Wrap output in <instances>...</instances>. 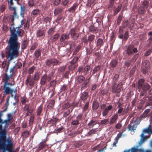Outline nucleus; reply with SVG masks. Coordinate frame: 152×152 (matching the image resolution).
<instances>
[{
  "label": "nucleus",
  "mask_w": 152,
  "mask_h": 152,
  "mask_svg": "<svg viewBox=\"0 0 152 152\" xmlns=\"http://www.w3.org/2000/svg\"><path fill=\"white\" fill-rule=\"evenodd\" d=\"M10 31L11 35L9 42V48L6 51V56L10 61L18 56L20 45L17 41V35H21L23 33V30L21 29L16 31L15 30L14 31L11 28Z\"/></svg>",
  "instance_id": "nucleus-1"
},
{
  "label": "nucleus",
  "mask_w": 152,
  "mask_h": 152,
  "mask_svg": "<svg viewBox=\"0 0 152 152\" xmlns=\"http://www.w3.org/2000/svg\"><path fill=\"white\" fill-rule=\"evenodd\" d=\"M2 112H0V149L2 148L10 151L12 148V140L8 139L6 140L5 136L6 131L4 129L2 130V125L4 124V122L1 117L2 115Z\"/></svg>",
  "instance_id": "nucleus-2"
},
{
  "label": "nucleus",
  "mask_w": 152,
  "mask_h": 152,
  "mask_svg": "<svg viewBox=\"0 0 152 152\" xmlns=\"http://www.w3.org/2000/svg\"><path fill=\"white\" fill-rule=\"evenodd\" d=\"M9 84L7 82H6L4 84V94L6 95L11 94L12 97H13V96L15 94L16 91L7 87V86Z\"/></svg>",
  "instance_id": "nucleus-3"
},
{
  "label": "nucleus",
  "mask_w": 152,
  "mask_h": 152,
  "mask_svg": "<svg viewBox=\"0 0 152 152\" xmlns=\"http://www.w3.org/2000/svg\"><path fill=\"white\" fill-rule=\"evenodd\" d=\"M144 133L152 134V129L150 127H149L148 128L145 129L143 130V132L141 135V137L142 138L140 142V143H143L144 142V140L143 139L144 136Z\"/></svg>",
  "instance_id": "nucleus-4"
},
{
  "label": "nucleus",
  "mask_w": 152,
  "mask_h": 152,
  "mask_svg": "<svg viewBox=\"0 0 152 152\" xmlns=\"http://www.w3.org/2000/svg\"><path fill=\"white\" fill-rule=\"evenodd\" d=\"M105 106L106 105L104 104H102L101 106V108L102 109H104L105 108L102 113L103 115L104 116L106 115L107 114L108 111L110 110L112 108V107L111 105H109L107 107H106Z\"/></svg>",
  "instance_id": "nucleus-5"
},
{
  "label": "nucleus",
  "mask_w": 152,
  "mask_h": 152,
  "mask_svg": "<svg viewBox=\"0 0 152 152\" xmlns=\"http://www.w3.org/2000/svg\"><path fill=\"white\" fill-rule=\"evenodd\" d=\"M137 126L136 123L132 122L129 126L128 129L129 130L132 131L135 129Z\"/></svg>",
  "instance_id": "nucleus-6"
},
{
  "label": "nucleus",
  "mask_w": 152,
  "mask_h": 152,
  "mask_svg": "<svg viewBox=\"0 0 152 152\" xmlns=\"http://www.w3.org/2000/svg\"><path fill=\"white\" fill-rule=\"evenodd\" d=\"M9 9L10 10H13L14 11L13 15L12 18V21H13L14 19L15 18H17L16 14V9L15 7L10 6Z\"/></svg>",
  "instance_id": "nucleus-7"
},
{
  "label": "nucleus",
  "mask_w": 152,
  "mask_h": 152,
  "mask_svg": "<svg viewBox=\"0 0 152 152\" xmlns=\"http://www.w3.org/2000/svg\"><path fill=\"white\" fill-rule=\"evenodd\" d=\"M71 34L72 37L74 39H76L78 36V34L76 33L74 29L72 31Z\"/></svg>",
  "instance_id": "nucleus-8"
},
{
  "label": "nucleus",
  "mask_w": 152,
  "mask_h": 152,
  "mask_svg": "<svg viewBox=\"0 0 152 152\" xmlns=\"http://www.w3.org/2000/svg\"><path fill=\"white\" fill-rule=\"evenodd\" d=\"M137 51V49L136 48H134L132 50L130 48H129L128 49L127 53L129 54L133 53H136Z\"/></svg>",
  "instance_id": "nucleus-9"
},
{
  "label": "nucleus",
  "mask_w": 152,
  "mask_h": 152,
  "mask_svg": "<svg viewBox=\"0 0 152 152\" xmlns=\"http://www.w3.org/2000/svg\"><path fill=\"white\" fill-rule=\"evenodd\" d=\"M7 120L6 121H5L4 122L6 124H7L8 123L9 121L11 120L12 118V115L11 114H8L7 115Z\"/></svg>",
  "instance_id": "nucleus-10"
},
{
  "label": "nucleus",
  "mask_w": 152,
  "mask_h": 152,
  "mask_svg": "<svg viewBox=\"0 0 152 152\" xmlns=\"http://www.w3.org/2000/svg\"><path fill=\"white\" fill-rule=\"evenodd\" d=\"M122 86V83H120L117 86L115 91L117 93H119L121 91Z\"/></svg>",
  "instance_id": "nucleus-11"
},
{
  "label": "nucleus",
  "mask_w": 152,
  "mask_h": 152,
  "mask_svg": "<svg viewBox=\"0 0 152 152\" xmlns=\"http://www.w3.org/2000/svg\"><path fill=\"white\" fill-rule=\"evenodd\" d=\"M69 38V36L67 35L63 34L62 35L60 39V40L61 41H64L65 39H67Z\"/></svg>",
  "instance_id": "nucleus-12"
},
{
  "label": "nucleus",
  "mask_w": 152,
  "mask_h": 152,
  "mask_svg": "<svg viewBox=\"0 0 152 152\" xmlns=\"http://www.w3.org/2000/svg\"><path fill=\"white\" fill-rule=\"evenodd\" d=\"M143 65L146 68H148L149 66V63L148 61L147 60L144 61L142 63Z\"/></svg>",
  "instance_id": "nucleus-13"
},
{
  "label": "nucleus",
  "mask_w": 152,
  "mask_h": 152,
  "mask_svg": "<svg viewBox=\"0 0 152 152\" xmlns=\"http://www.w3.org/2000/svg\"><path fill=\"white\" fill-rule=\"evenodd\" d=\"M32 14L35 16H36L40 14V12L38 10H35L33 11Z\"/></svg>",
  "instance_id": "nucleus-14"
},
{
  "label": "nucleus",
  "mask_w": 152,
  "mask_h": 152,
  "mask_svg": "<svg viewBox=\"0 0 152 152\" xmlns=\"http://www.w3.org/2000/svg\"><path fill=\"white\" fill-rule=\"evenodd\" d=\"M137 149L135 147L132 148L131 149L125 151L124 152H137Z\"/></svg>",
  "instance_id": "nucleus-15"
},
{
  "label": "nucleus",
  "mask_w": 152,
  "mask_h": 152,
  "mask_svg": "<svg viewBox=\"0 0 152 152\" xmlns=\"http://www.w3.org/2000/svg\"><path fill=\"white\" fill-rule=\"evenodd\" d=\"M52 63H54V64H56L58 62L56 60H48L47 61V65H49Z\"/></svg>",
  "instance_id": "nucleus-16"
},
{
  "label": "nucleus",
  "mask_w": 152,
  "mask_h": 152,
  "mask_svg": "<svg viewBox=\"0 0 152 152\" xmlns=\"http://www.w3.org/2000/svg\"><path fill=\"white\" fill-rule=\"evenodd\" d=\"M118 117L117 115H115L112 118L111 120V123H113L115 122Z\"/></svg>",
  "instance_id": "nucleus-17"
},
{
  "label": "nucleus",
  "mask_w": 152,
  "mask_h": 152,
  "mask_svg": "<svg viewBox=\"0 0 152 152\" xmlns=\"http://www.w3.org/2000/svg\"><path fill=\"white\" fill-rule=\"evenodd\" d=\"M88 96V94L87 93L85 92L83 93L81 97L82 99H85L87 98Z\"/></svg>",
  "instance_id": "nucleus-18"
},
{
  "label": "nucleus",
  "mask_w": 152,
  "mask_h": 152,
  "mask_svg": "<svg viewBox=\"0 0 152 152\" xmlns=\"http://www.w3.org/2000/svg\"><path fill=\"white\" fill-rule=\"evenodd\" d=\"M103 43V41L101 39H99L97 41V45L99 46H101Z\"/></svg>",
  "instance_id": "nucleus-19"
},
{
  "label": "nucleus",
  "mask_w": 152,
  "mask_h": 152,
  "mask_svg": "<svg viewBox=\"0 0 152 152\" xmlns=\"http://www.w3.org/2000/svg\"><path fill=\"white\" fill-rule=\"evenodd\" d=\"M50 19L49 18H47L45 19L44 22L47 24V25H49L50 23Z\"/></svg>",
  "instance_id": "nucleus-20"
},
{
  "label": "nucleus",
  "mask_w": 152,
  "mask_h": 152,
  "mask_svg": "<svg viewBox=\"0 0 152 152\" xmlns=\"http://www.w3.org/2000/svg\"><path fill=\"white\" fill-rule=\"evenodd\" d=\"M76 6L77 5H73V7H71L69 9V11L72 12H74L75 10Z\"/></svg>",
  "instance_id": "nucleus-21"
},
{
  "label": "nucleus",
  "mask_w": 152,
  "mask_h": 152,
  "mask_svg": "<svg viewBox=\"0 0 152 152\" xmlns=\"http://www.w3.org/2000/svg\"><path fill=\"white\" fill-rule=\"evenodd\" d=\"M149 109H148V110H146L145 111V112L144 113L143 115H141V117H142L144 118V117H145L146 116H147V113L149 112Z\"/></svg>",
  "instance_id": "nucleus-22"
},
{
  "label": "nucleus",
  "mask_w": 152,
  "mask_h": 152,
  "mask_svg": "<svg viewBox=\"0 0 152 152\" xmlns=\"http://www.w3.org/2000/svg\"><path fill=\"white\" fill-rule=\"evenodd\" d=\"M117 64V61L116 60H114L113 61L111 62L110 63L112 67H115Z\"/></svg>",
  "instance_id": "nucleus-23"
},
{
  "label": "nucleus",
  "mask_w": 152,
  "mask_h": 152,
  "mask_svg": "<svg viewBox=\"0 0 152 152\" xmlns=\"http://www.w3.org/2000/svg\"><path fill=\"white\" fill-rule=\"evenodd\" d=\"M27 44V41H24L22 43L23 48H25L26 47Z\"/></svg>",
  "instance_id": "nucleus-24"
},
{
  "label": "nucleus",
  "mask_w": 152,
  "mask_h": 152,
  "mask_svg": "<svg viewBox=\"0 0 152 152\" xmlns=\"http://www.w3.org/2000/svg\"><path fill=\"white\" fill-rule=\"evenodd\" d=\"M35 56L37 57H38L40 56V53L39 51L38 50L36 51V52H35Z\"/></svg>",
  "instance_id": "nucleus-25"
},
{
  "label": "nucleus",
  "mask_w": 152,
  "mask_h": 152,
  "mask_svg": "<svg viewBox=\"0 0 152 152\" xmlns=\"http://www.w3.org/2000/svg\"><path fill=\"white\" fill-rule=\"evenodd\" d=\"M38 35L39 36H41L43 35V32L42 31H39L38 32Z\"/></svg>",
  "instance_id": "nucleus-26"
},
{
  "label": "nucleus",
  "mask_w": 152,
  "mask_h": 152,
  "mask_svg": "<svg viewBox=\"0 0 152 152\" xmlns=\"http://www.w3.org/2000/svg\"><path fill=\"white\" fill-rule=\"evenodd\" d=\"M34 67H32L29 70V72L30 73H32L34 71Z\"/></svg>",
  "instance_id": "nucleus-27"
},
{
  "label": "nucleus",
  "mask_w": 152,
  "mask_h": 152,
  "mask_svg": "<svg viewBox=\"0 0 152 152\" xmlns=\"http://www.w3.org/2000/svg\"><path fill=\"white\" fill-rule=\"evenodd\" d=\"M89 66H86L84 69V71L86 72H87L89 70Z\"/></svg>",
  "instance_id": "nucleus-28"
},
{
  "label": "nucleus",
  "mask_w": 152,
  "mask_h": 152,
  "mask_svg": "<svg viewBox=\"0 0 152 152\" xmlns=\"http://www.w3.org/2000/svg\"><path fill=\"white\" fill-rule=\"evenodd\" d=\"M121 9V7H118V8H117V9L115 11V13L116 14Z\"/></svg>",
  "instance_id": "nucleus-29"
},
{
  "label": "nucleus",
  "mask_w": 152,
  "mask_h": 152,
  "mask_svg": "<svg viewBox=\"0 0 152 152\" xmlns=\"http://www.w3.org/2000/svg\"><path fill=\"white\" fill-rule=\"evenodd\" d=\"M60 0H55L54 4L56 5H58L60 2Z\"/></svg>",
  "instance_id": "nucleus-30"
},
{
  "label": "nucleus",
  "mask_w": 152,
  "mask_h": 152,
  "mask_svg": "<svg viewBox=\"0 0 152 152\" xmlns=\"http://www.w3.org/2000/svg\"><path fill=\"white\" fill-rule=\"evenodd\" d=\"M78 124V121H75L72 122V124L74 125H76L77 124Z\"/></svg>",
  "instance_id": "nucleus-31"
},
{
  "label": "nucleus",
  "mask_w": 152,
  "mask_h": 152,
  "mask_svg": "<svg viewBox=\"0 0 152 152\" xmlns=\"http://www.w3.org/2000/svg\"><path fill=\"white\" fill-rule=\"evenodd\" d=\"M121 126V125L120 124H117L116 125V127L117 129H120Z\"/></svg>",
  "instance_id": "nucleus-32"
},
{
  "label": "nucleus",
  "mask_w": 152,
  "mask_h": 152,
  "mask_svg": "<svg viewBox=\"0 0 152 152\" xmlns=\"http://www.w3.org/2000/svg\"><path fill=\"white\" fill-rule=\"evenodd\" d=\"M41 108L39 107L38 108L37 110V114L40 115L41 112Z\"/></svg>",
  "instance_id": "nucleus-33"
},
{
  "label": "nucleus",
  "mask_w": 152,
  "mask_h": 152,
  "mask_svg": "<svg viewBox=\"0 0 152 152\" xmlns=\"http://www.w3.org/2000/svg\"><path fill=\"white\" fill-rule=\"evenodd\" d=\"M67 0H64L63 1V3L64 5H65L67 4Z\"/></svg>",
  "instance_id": "nucleus-34"
},
{
  "label": "nucleus",
  "mask_w": 152,
  "mask_h": 152,
  "mask_svg": "<svg viewBox=\"0 0 152 152\" xmlns=\"http://www.w3.org/2000/svg\"><path fill=\"white\" fill-rule=\"evenodd\" d=\"M144 82V81H143V80H142V79H141L139 81V86H141V85L140 84V82H142V83H143V82Z\"/></svg>",
  "instance_id": "nucleus-35"
},
{
  "label": "nucleus",
  "mask_w": 152,
  "mask_h": 152,
  "mask_svg": "<svg viewBox=\"0 0 152 152\" xmlns=\"http://www.w3.org/2000/svg\"><path fill=\"white\" fill-rule=\"evenodd\" d=\"M123 110V108H120L119 109V110L118 111V113H121L122 112Z\"/></svg>",
  "instance_id": "nucleus-36"
},
{
  "label": "nucleus",
  "mask_w": 152,
  "mask_h": 152,
  "mask_svg": "<svg viewBox=\"0 0 152 152\" xmlns=\"http://www.w3.org/2000/svg\"><path fill=\"white\" fill-rule=\"evenodd\" d=\"M46 78V76H44L42 78V81H43V82H45V79Z\"/></svg>",
  "instance_id": "nucleus-37"
},
{
  "label": "nucleus",
  "mask_w": 152,
  "mask_h": 152,
  "mask_svg": "<svg viewBox=\"0 0 152 152\" xmlns=\"http://www.w3.org/2000/svg\"><path fill=\"white\" fill-rule=\"evenodd\" d=\"M128 38V33L126 32L125 33V37H124V39H126Z\"/></svg>",
  "instance_id": "nucleus-38"
},
{
  "label": "nucleus",
  "mask_w": 152,
  "mask_h": 152,
  "mask_svg": "<svg viewBox=\"0 0 152 152\" xmlns=\"http://www.w3.org/2000/svg\"><path fill=\"white\" fill-rule=\"evenodd\" d=\"M8 3L10 5H12V0H10L8 1Z\"/></svg>",
  "instance_id": "nucleus-39"
},
{
  "label": "nucleus",
  "mask_w": 152,
  "mask_h": 152,
  "mask_svg": "<svg viewBox=\"0 0 152 152\" xmlns=\"http://www.w3.org/2000/svg\"><path fill=\"white\" fill-rule=\"evenodd\" d=\"M143 4L145 5V7L146 8L147 5V1H145L144 2Z\"/></svg>",
  "instance_id": "nucleus-40"
},
{
  "label": "nucleus",
  "mask_w": 152,
  "mask_h": 152,
  "mask_svg": "<svg viewBox=\"0 0 152 152\" xmlns=\"http://www.w3.org/2000/svg\"><path fill=\"white\" fill-rule=\"evenodd\" d=\"M77 58H74L73 59V61L72 62H73V63H74L77 61Z\"/></svg>",
  "instance_id": "nucleus-41"
},
{
  "label": "nucleus",
  "mask_w": 152,
  "mask_h": 152,
  "mask_svg": "<svg viewBox=\"0 0 152 152\" xmlns=\"http://www.w3.org/2000/svg\"><path fill=\"white\" fill-rule=\"evenodd\" d=\"M88 107V104H86L85 105V107H84V109L85 110H86L87 109Z\"/></svg>",
  "instance_id": "nucleus-42"
},
{
  "label": "nucleus",
  "mask_w": 152,
  "mask_h": 152,
  "mask_svg": "<svg viewBox=\"0 0 152 152\" xmlns=\"http://www.w3.org/2000/svg\"><path fill=\"white\" fill-rule=\"evenodd\" d=\"M93 107L94 109H96L97 108L98 106H96V107H94V104H93Z\"/></svg>",
  "instance_id": "nucleus-43"
},
{
  "label": "nucleus",
  "mask_w": 152,
  "mask_h": 152,
  "mask_svg": "<svg viewBox=\"0 0 152 152\" xmlns=\"http://www.w3.org/2000/svg\"><path fill=\"white\" fill-rule=\"evenodd\" d=\"M149 86H147L146 88H144L143 89L144 90H146L149 88Z\"/></svg>",
  "instance_id": "nucleus-44"
},
{
  "label": "nucleus",
  "mask_w": 152,
  "mask_h": 152,
  "mask_svg": "<svg viewBox=\"0 0 152 152\" xmlns=\"http://www.w3.org/2000/svg\"><path fill=\"white\" fill-rule=\"evenodd\" d=\"M151 52L150 51H148L147 53L145 54V55L146 56H148V55Z\"/></svg>",
  "instance_id": "nucleus-45"
},
{
  "label": "nucleus",
  "mask_w": 152,
  "mask_h": 152,
  "mask_svg": "<svg viewBox=\"0 0 152 152\" xmlns=\"http://www.w3.org/2000/svg\"><path fill=\"white\" fill-rule=\"evenodd\" d=\"M88 1L89 4H88V6H90L91 5L90 4L91 3V1Z\"/></svg>",
  "instance_id": "nucleus-46"
},
{
  "label": "nucleus",
  "mask_w": 152,
  "mask_h": 152,
  "mask_svg": "<svg viewBox=\"0 0 152 152\" xmlns=\"http://www.w3.org/2000/svg\"><path fill=\"white\" fill-rule=\"evenodd\" d=\"M149 34L151 35V39H152V32H151L149 33Z\"/></svg>",
  "instance_id": "nucleus-47"
},
{
  "label": "nucleus",
  "mask_w": 152,
  "mask_h": 152,
  "mask_svg": "<svg viewBox=\"0 0 152 152\" xmlns=\"http://www.w3.org/2000/svg\"><path fill=\"white\" fill-rule=\"evenodd\" d=\"M25 20H22L21 21V23L22 25H23L24 23L25 22Z\"/></svg>",
  "instance_id": "nucleus-48"
},
{
  "label": "nucleus",
  "mask_w": 152,
  "mask_h": 152,
  "mask_svg": "<svg viewBox=\"0 0 152 152\" xmlns=\"http://www.w3.org/2000/svg\"><path fill=\"white\" fill-rule=\"evenodd\" d=\"M99 69V66H98L96 68H95L94 69V70L96 71L98 69Z\"/></svg>",
  "instance_id": "nucleus-49"
},
{
  "label": "nucleus",
  "mask_w": 152,
  "mask_h": 152,
  "mask_svg": "<svg viewBox=\"0 0 152 152\" xmlns=\"http://www.w3.org/2000/svg\"><path fill=\"white\" fill-rule=\"evenodd\" d=\"M80 79H81V80H84V78L83 77H80Z\"/></svg>",
  "instance_id": "nucleus-50"
},
{
  "label": "nucleus",
  "mask_w": 152,
  "mask_h": 152,
  "mask_svg": "<svg viewBox=\"0 0 152 152\" xmlns=\"http://www.w3.org/2000/svg\"><path fill=\"white\" fill-rule=\"evenodd\" d=\"M119 37L121 39L123 37V36L122 35H120L119 36Z\"/></svg>",
  "instance_id": "nucleus-51"
},
{
  "label": "nucleus",
  "mask_w": 152,
  "mask_h": 152,
  "mask_svg": "<svg viewBox=\"0 0 152 152\" xmlns=\"http://www.w3.org/2000/svg\"><path fill=\"white\" fill-rule=\"evenodd\" d=\"M96 86H94L92 87V89H95V88H96Z\"/></svg>",
  "instance_id": "nucleus-52"
},
{
  "label": "nucleus",
  "mask_w": 152,
  "mask_h": 152,
  "mask_svg": "<svg viewBox=\"0 0 152 152\" xmlns=\"http://www.w3.org/2000/svg\"><path fill=\"white\" fill-rule=\"evenodd\" d=\"M51 103L52 104V105H53L54 104V102L53 101H51Z\"/></svg>",
  "instance_id": "nucleus-53"
},
{
  "label": "nucleus",
  "mask_w": 152,
  "mask_h": 152,
  "mask_svg": "<svg viewBox=\"0 0 152 152\" xmlns=\"http://www.w3.org/2000/svg\"><path fill=\"white\" fill-rule=\"evenodd\" d=\"M113 146H115V147L116 146V143H113Z\"/></svg>",
  "instance_id": "nucleus-54"
},
{
  "label": "nucleus",
  "mask_w": 152,
  "mask_h": 152,
  "mask_svg": "<svg viewBox=\"0 0 152 152\" xmlns=\"http://www.w3.org/2000/svg\"><path fill=\"white\" fill-rule=\"evenodd\" d=\"M91 38V40H92L94 38V37L93 36H91L90 37Z\"/></svg>",
  "instance_id": "nucleus-55"
},
{
  "label": "nucleus",
  "mask_w": 152,
  "mask_h": 152,
  "mask_svg": "<svg viewBox=\"0 0 152 152\" xmlns=\"http://www.w3.org/2000/svg\"><path fill=\"white\" fill-rule=\"evenodd\" d=\"M135 56V57H136V59H135V60H136V59L138 57V55H136Z\"/></svg>",
  "instance_id": "nucleus-56"
},
{
  "label": "nucleus",
  "mask_w": 152,
  "mask_h": 152,
  "mask_svg": "<svg viewBox=\"0 0 152 152\" xmlns=\"http://www.w3.org/2000/svg\"><path fill=\"white\" fill-rule=\"evenodd\" d=\"M33 118L32 117H31L30 118V121H33Z\"/></svg>",
  "instance_id": "nucleus-57"
},
{
  "label": "nucleus",
  "mask_w": 152,
  "mask_h": 152,
  "mask_svg": "<svg viewBox=\"0 0 152 152\" xmlns=\"http://www.w3.org/2000/svg\"><path fill=\"white\" fill-rule=\"evenodd\" d=\"M34 79L35 80H37L38 79V77L36 78V77H35Z\"/></svg>",
  "instance_id": "nucleus-58"
},
{
  "label": "nucleus",
  "mask_w": 152,
  "mask_h": 152,
  "mask_svg": "<svg viewBox=\"0 0 152 152\" xmlns=\"http://www.w3.org/2000/svg\"><path fill=\"white\" fill-rule=\"evenodd\" d=\"M125 64L127 66H128L129 65V64L128 63H126Z\"/></svg>",
  "instance_id": "nucleus-59"
},
{
  "label": "nucleus",
  "mask_w": 152,
  "mask_h": 152,
  "mask_svg": "<svg viewBox=\"0 0 152 152\" xmlns=\"http://www.w3.org/2000/svg\"><path fill=\"white\" fill-rule=\"evenodd\" d=\"M26 109H28V106H26Z\"/></svg>",
  "instance_id": "nucleus-60"
},
{
  "label": "nucleus",
  "mask_w": 152,
  "mask_h": 152,
  "mask_svg": "<svg viewBox=\"0 0 152 152\" xmlns=\"http://www.w3.org/2000/svg\"><path fill=\"white\" fill-rule=\"evenodd\" d=\"M25 28H28V27H27V25H26L25 26Z\"/></svg>",
  "instance_id": "nucleus-61"
},
{
  "label": "nucleus",
  "mask_w": 152,
  "mask_h": 152,
  "mask_svg": "<svg viewBox=\"0 0 152 152\" xmlns=\"http://www.w3.org/2000/svg\"><path fill=\"white\" fill-rule=\"evenodd\" d=\"M58 35H56V38H57L58 37Z\"/></svg>",
  "instance_id": "nucleus-62"
},
{
  "label": "nucleus",
  "mask_w": 152,
  "mask_h": 152,
  "mask_svg": "<svg viewBox=\"0 0 152 152\" xmlns=\"http://www.w3.org/2000/svg\"><path fill=\"white\" fill-rule=\"evenodd\" d=\"M52 83H54V84H55V83H56V82H55V81H53L52 82Z\"/></svg>",
  "instance_id": "nucleus-63"
},
{
  "label": "nucleus",
  "mask_w": 152,
  "mask_h": 152,
  "mask_svg": "<svg viewBox=\"0 0 152 152\" xmlns=\"http://www.w3.org/2000/svg\"><path fill=\"white\" fill-rule=\"evenodd\" d=\"M141 11V12H143L144 11V9L142 10Z\"/></svg>",
  "instance_id": "nucleus-64"
}]
</instances>
